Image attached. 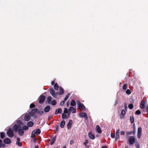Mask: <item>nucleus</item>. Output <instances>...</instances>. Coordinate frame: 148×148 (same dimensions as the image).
Wrapping results in <instances>:
<instances>
[{
    "label": "nucleus",
    "instance_id": "nucleus-1",
    "mask_svg": "<svg viewBox=\"0 0 148 148\" xmlns=\"http://www.w3.org/2000/svg\"><path fill=\"white\" fill-rule=\"evenodd\" d=\"M60 94L58 92L55 93V90L52 88L50 89V92L51 94L55 98H57L58 96H59L60 94L63 95L64 93V90L63 88L61 87H59Z\"/></svg>",
    "mask_w": 148,
    "mask_h": 148
},
{
    "label": "nucleus",
    "instance_id": "nucleus-2",
    "mask_svg": "<svg viewBox=\"0 0 148 148\" xmlns=\"http://www.w3.org/2000/svg\"><path fill=\"white\" fill-rule=\"evenodd\" d=\"M19 124H15L14 126V130L15 132H18L22 129L21 126L23 125L21 121H19Z\"/></svg>",
    "mask_w": 148,
    "mask_h": 148
},
{
    "label": "nucleus",
    "instance_id": "nucleus-3",
    "mask_svg": "<svg viewBox=\"0 0 148 148\" xmlns=\"http://www.w3.org/2000/svg\"><path fill=\"white\" fill-rule=\"evenodd\" d=\"M38 111V109L37 108L33 109L29 112V114L32 116H33Z\"/></svg>",
    "mask_w": 148,
    "mask_h": 148
},
{
    "label": "nucleus",
    "instance_id": "nucleus-4",
    "mask_svg": "<svg viewBox=\"0 0 148 148\" xmlns=\"http://www.w3.org/2000/svg\"><path fill=\"white\" fill-rule=\"evenodd\" d=\"M77 105L78 108L81 111L85 109V107L84 106L83 104L81 103L80 102L77 103Z\"/></svg>",
    "mask_w": 148,
    "mask_h": 148
},
{
    "label": "nucleus",
    "instance_id": "nucleus-5",
    "mask_svg": "<svg viewBox=\"0 0 148 148\" xmlns=\"http://www.w3.org/2000/svg\"><path fill=\"white\" fill-rule=\"evenodd\" d=\"M8 136L10 138L14 136V132L12 129L10 128L7 132Z\"/></svg>",
    "mask_w": 148,
    "mask_h": 148
},
{
    "label": "nucleus",
    "instance_id": "nucleus-6",
    "mask_svg": "<svg viewBox=\"0 0 148 148\" xmlns=\"http://www.w3.org/2000/svg\"><path fill=\"white\" fill-rule=\"evenodd\" d=\"M135 142V138L134 136H131L130 137V138L129 140V142L130 144L131 145L134 144Z\"/></svg>",
    "mask_w": 148,
    "mask_h": 148
},
{
    "label": "nucleus",
    "instance_id": "nucleus-7",
    "mask_svg": "<svg viewBox=\"0 0 148 148\" xmlns=\"http://www.w3.org/2000/svg\"><path fill=\"white\" fill-rule=\"evenodd\" d=\"M45 98V96L43 95H41L39 98V103H42L44 101Z\"/></svg>",
    "mask_w": 148,
    "mask_h": 148
},
{
    "label": "nucleus",
    "instance_id": "nucleus-8",
    "mask_svg": "<svg viewBox=\"0 0 148 148\" xmlns=\"http://www.w3.org/2000/svg\"><path fill=\"white\" fill-rule=\"evenodd\" d=\"M79 116L81 118L84 117L86 120L88 119V117L86 114L85 112H82L79 114Z\"/></svg>",
    "mask_w": 148,
    "mask_h": 148
},
{
    "label": "nucleus",
    "instance_id": "nucleus-9",
    "mask_svg": "<svg viewBox=\"0 0 148 148\" xmlns=\"http://www.w3.org/2000/svg\"><path fill=\"white\" fill-rule=\"evenodd\" d=\"M119 129H118L117 130H116V136L115 140V142H116L120 138L119 136Z\"/></svg>",
    "mask_w": 148,
    "mask_h": 148
},
{
    "label": "nucleus",
    "instance_id": "nucleus-10",
    "mask_svg": "<svg viewBox=\"0 0 148 148\" xmlns=\"http://www.w3.org/2000/svg\"><path fill=\"white\" fill-rule=\"evenodd\" d=\"M125 114V110L124 109H123L122 110L121 113L120 115V118L121 119H123L124 118V115Z\"/></svg>",
    "mask_w": 148,
    "mask_h": 148
},
{
    "label": "nucleus",
    "instance_id": "nucleus-11",
    "mask_svg": "<svg viewBox=\"0 0 148 148\" xmlns=\"http://www.w3.org/2000/svg\"><path fill=\"white\" fill-rule=\"evenodd\" d=\"M4 142L7 144H10L11 143L10 140L8 138H5L4 140Z\"/></svg>",
    "mask_w": 148,
    "mask_h": 148
},
{
    "label": "nucleus",
    "instance_id": "nucleus-12",
    "mask_svg": "<svg viewBox=\"0 0 148 148\" xmlns=\"http://www.w3.org/2000/svg\"><path fill=\"white\" fill-rule=\"evenodd\" d=\"M96 131L99 134H101L102 132L101 130V129L100 126L97 125L96 127Z\"/></svg>",
    "mask_w": 148,
    "mask_h": 148
},
{
    "label": "nucleus",
    "instance_id": "nucleus-13",
    "mask_svg": "<svg viewBox=\"0 0 148 148\" xmlns=\"http://www.w3.org/2000/svg\"><path fill=\"white\" fill-rule=\"evenodd\" d=\"M50 106H46L44 108V111L45 112H48L50 110Z\"/></svg>",
    "mask_w": 148,
    "mask_h": 148
},
{
    "label": "nucleus",
    "instance_id": "nucleus-14",
    "mask_svg": "<svg viewBox=\"0 0 148 148\" xmlns=\"http://www.w3.org/2000/svg\"><path fill=\"white\" fill-rule=\"evenodd\" d=\"M72 123L73 122L72 120H70L69 121L67 125V127L68 129H69L71 127L72 124Z\"/></svg>",
    "mask_w": 148,
    "mask_h": 148
},
{
    "label": "nucleus",
    "instance_id": "nucleus-15",
    "mask_svg": "<svg viewBox=\"0 0 148 148\" xmlns=\"http://www.w3.org/2000/svg\"><path fill=\"white\" fill-rule=\"evenodd\" d=\"M66 113H63L62 114V118L63 119H67L69 116V114L67 115L66 114Z\"/></svg>",
    "mask_w": 148,
    "mask_h": 148
},
{
    "label": "nucleus",
    "instance_id": "nucleus-16",
    "mask_svg": "<svg viewBox=\"0 0 148 148\" xmlns=\"http://www.w3.org/2000/svg\"><path fill=\"white\" fill-rule=\"evenodd\" d=\"M145 101L143 100L140 103V108L142 109L144 108L145 107Z\"/></svg>",
    "mask_w": 148,
    "mask_h": 148
},
{
    "label": "nucleus",
    "instance_id": "nucleus-17",
    "mask_svg": "<svg viewBox=\"0 0 148 148\" xmlns=\"http://www.w3.org/2000/svg\"><path fill=\"white\" fill-rule=\"evenodd\" d=\"M65 121L64 120H63L60 123V127L61 128H63L64 127L65 124Z\"/></svg>",
    "mask_w": 148,
    "mask_h": 148
},
{
    "label": "nucleus",
    "instance_id": "nucleus-18",
    "mask_svg": "<svg viewBox=\"0 0 148 148\" xmlns=\"http://www.w3.org/2000/svg\"><path fill=\"white\" fill-rule=\"evenodd\" d=\"M88 136L91 139L94 140L95 138V136L92 134L91 132L88 133Z\"/></svg>",
    "mask_w": 148,
    "mask_h": 148
},
{
    "label": "nucleus",
    "instance_id": "nucleus-19",
    "mask_svg": "<svg viewBox=\"0 0 148 148\" xmlns=\"http://www.w3.org/2000/svg\"><path fill=\"white\" fill-rule=\"evenodd\" d=\"M69 111H72V112L74 113L76 112V110L73 107H71L69 109Z\"/></svg>",
    "mask_w": 148,
    "mask_h": 148
},
{
    "label": "nucleus",
    "instance_id": "nucleus-20",
    "mask_svg": "<svg viewBox=\"0 0 148 148\" xmlns=\"http://www.w3.org/2000/svg\"><path fill=\"white\" fill-rule=\"evenodd\" d=\"M30 117L29 116L27 115H26L24 117V120L25 121H28L30 120Z\"/></svg>",
    "mask_w": 148,
    "mask_h": 148
},
{
    "label": "nucleus",
    "instance_id": "nucleus-21",
    "mask_svg": "<svg viewBox=\"0 0 148 148\" xmlns=\"http://www.w3.org/2000/svg\"><path fill=\"white\" fill-rule=\"evenodd\" d=\"M56 139V136H55L51 140V141L50 143V145H52L54 143Z\"/></svg>",
    "mask_w": 148,
    "mask_h": 148
},
{
    "label": "nucleus",
    "instance_id": "nucleus-22",
    "mask_svg": "<svg viewBox=\"0 0 148 148\" xmlns=\"http://www.w3.org/2000/svg\"><path fill=\"white\" fill-rule=\"evenodd\" d=\"M27 125L28 127H31L34 125V123L32 121H29L27 123Z\"/></svg>",
    "mask_w": 148,
    "mask_h": 148
},
{
    "label": "nucleus",
    "instance_id": "nucleus-23",
    "mask_svg": "<svg viewBox=\"0 0 148 148\" xmlns=\"http://www.w3.org/2000/svg\"><path fill=\"white\" fill-rule=\"evenodd\" d=\"M34 131L35 132L36 134L37 135L40 134L41 133V130L39 129H37L34 130Z\"/></svg>",
    "mask_w": 148,
    "mask_h": 148
},
{
    "label": "nucleus",
    "instance_id": "nucleus-24",
    "mask_svg": "<svg viewBox=\"0 0 148 148\" xmlns=\"http://www.w3.org/2000/svg\"><path fill=\"white\" fill-rule=\"evenodd\" d=\"M76 104V103L75 101L73 99H72L71 103V106H74Z\"/></svg>",
    "mask_w": 148,
    "mask_h": 148
},
{
    "label": "nucleus",
    "instance_id": "nucleus-25",
    "mask_svg": "<svg viewBox=\"0 0 148 148\" xmlns=\"http://www.w3.org/2000/svg\"><path fill=\"white\" fill-rule=\"evenodd\" d=\"M18 132L20 135L21 136L23 135L24 134V132L23 130L22 129L21 130H20Z\"/></svg>",
    "mask_w": 148,
    "mask_h": 148
},
{
    "label": "nucleus",
    "instance_id": "nucleus-26",
    "mask_svg": "<svg viewBox=\"0 0 148 148\" xmlns=\"http://www.w3.org/2000/svg\"><path fill=\"white\" fill-rule=\"evenodd\" d=\"M54 88L56 90H58L59 88V86L57 83H56L54 86Z\"/></svg>",
    "mask_w": 148,
    "mask_h": 148
},
{
    "label": "nucleus",
    "instance_id": "nucleus-27",
    "mask_svg": "<svg viewBox=\"0 0 148 148\" xmlns=\"http://www.w3.org/2000/svg\"><path fill=\"white\" fill-rule=\"evenodd\" d=\"M130 118L131 123H133L134 122V118L133 116H130Z\"/></svg>",
    "mask_w": 148,
    "mask_h": 148
},
{
    "label": "nucleus",
    "instance_id": "nucleus-28",
    "mask_svg": "<svg viewBox=\"0 0 148 148\" xmlns=\"http://www.w3.org/2000/svg\"><path fill=\"white\" fill-rule=\"evenodd\" d=\"M51 101V97L50 96H48L47 98V102L49 103H50Z\"/></svg>",
    "mask_w": 148,
    "mask_h": 148
},
{
    "label": "nucleus",
    "instance_id": "nucleus-29",
    "mask_svg": "<svg viewBox=\"0 0 148 148\" xmlns=\"http://www.w3.org/2000/svg\"><path fill=\"white\" fill-rule=\"evenodd\" d=\"M0 137L3 139L5 137V133L3 132H1L0 133Z\"/></svg>",
    "mask_w": 148,
    "mask_h": 148
},
{
    "label": "nucleus",
    "instance_id": "nucleus-30",
    "mask_svg": "<svg viewBox=\"0 0 148 148\" xmlns=\"http://www.w3.org/2000/svg\"><path fill=\"white\" fill-rule=\"evenodd\" d=\"M36 134L34 131H33L32 133V135L31 136V137L32 138H34L35 136V134Z\"/></svg>",
    "mask_w": 148,
    "mask_h": 148
},
{
    "label": "nucleus",
    "instance_id": "nucleus-31",
    "mask_svg": "<svg viewBox=\"0 0 148 148\" xmlns=\"http://www.w3.org/2000/svg\"><path fill=\"white\" fill-rule=\"evenodd\" d=\"M132 134V132L131 131L127 132L126 133V136H128L129 135H131Z\"/></svg>",
    "mask_w": 148,
    "mask_h": 148
},
{
    "label": "nucleus",
    "instance_id": "nucleus-32",
    "mask_svg": "<svg viewBox=\"0 0 148 148\" xmlns=\"http://www.w3.org/2000/svg\"><path fill=\"white\" fill-rule=\"evenodd\" d=\"M125 92L128 95H130L131 94V92L130 89H127L126 91Z\"/></svg>",
    "mask_w": 148,
    "mask_h": 148
},
{
    "label": "nucleus",
    "instance_id": "nucleus-33",
    "mask_svg": "<svg viewBox=\"0 0 148 148\" xmlns=\"http://www.w3.org/2000/svg\"><path fill=\"white\" fill-rule=\"evenodd\" d=\"M127 84H125L123 86V88L124 90H125L127 88Z\"/></svg>",
    "mask_w": 148,
    "mask_h": 148
},
{
    "label": "nucleus",
    "instance_id": "nucleus-34",
    "mask_svg": "<svg viewBox=\"0 0 148 148\" xmlns=\"http://www.w3.org/2000/svg\"><path fill=\"white\" fill-rule=\"evenodd\" d=\"M128 107L130 109H132L133 108L134 106L132 104H130L128 105Z\"/></svg>",
    "mask_w": 148,
    "mask_h": 148
},
{
    "label": "nucleus",
    "instance_id": "nucleus-35",
    "mask_svg": "<svg viewBox=\"0 0 148 148\" xmlns=\"http://www.w3.org/2000/svg\"><path fill=\"white\" fill-rule=\"evenodd\" d=\"M56 111L58 112V113H61V112L62 111V109L61 108H59L58 109H57L56 110Z\"/></svg>",
    "mask_w": 148,
    "mask_h": 148
},
{
    "label": "nucleus",
    "instance_id": "nucleus-36",
    "mask_svg": "<svg viewBox=\"0 0 148 148\" xmlns=\"http://www.w3.org/2000/svg\"><path fill=\"white\" fill-rule=\"evenodd\" d=\"M141 114V112L139 110H137L135 112V114L137 115H139Z\"/></svg>",
    "mask_w": 148,
    "mask_h": 148
},
{
    "label": "nucleus",
    "instance_id": "nucleus-37",
    "mask_svg": "<svg viewBox=\"0 0 148 148\" xmlns=\"http://www.w3.org/2000/svg\"><path fill=\"white\" fill-rule=\"evenodd\" d=\"M70 95V94H68L66 95V97H65V98L64 99V101H66L68 98L69 97Z\"/></svg>",
    "mask_w": 148,
    "mask_h": 148
},
{
    "label": "nucleus",
    "instance_id": "nucleus-38",
    "mask_svg": "<svg viewBox=\"0 0 148 148\" xmlns=\"http://www.w3.org/2000/svg\"><path fill=\"white\" fill-rule=\"evenodd\" d=\"M28 129V127L26 126H23L22 127V130H27Z\"/></svg>",
    "mask_w": 148,
    "mask_h": 148
},
{
    "label": "nucleus",
    "instance_id": "nucleus-39",
    "mask_svg": "<svg viewBox=\"0 0 148 148\" xmlns=\"http://www.w3.org/2000/svg\"><path fill=\"white\" fill-rule=\"evenodd\" d=\"M35 106L34 104L33 103H32L30 105L29 108H34L35 107Z\"/></svg>",
    "mask_w": 148,
    "mask_h": 148
},
{
    "label": "nucleus",
    "instance_id": "nucleus-40",
    "mask_svg": "<svg viewBox=\"0 0 148 148\" xmlns=\"http://www.w3.org/2000/svg\"><path fill=\"white\" fill-rule=\"evenodd\" d=\"M37 113H38L40 115H42L43 113V111H39L38 110V111H37Z\"/></svg>",
    "mask_w": 148,
    "mask_h": 148
},
{
    "label": "nucleus",
    "instance_id": "nucleus-41",
    "mask_svg": "<svg viewBox=\"0 0 148 148\" xmlns=\"http://www.w3.org/2000/svg\"><path fill=\"white\" fill-rule=\"evenodd\" d=\"M52 104L53 105V106H54L55 105H56V100H53L52 101Z\"/></svg>",
    "mask_w": 148,
    "mask_h": 148
},
{
    "label": "nucleus",
    "instance_id": "nucleus-42",
    "mask_svg": "<svg viewBox=\"0 0 148 148\" xmlns=\"http://www.w3.org/2000/svg\"><path fill=\"white\" fill-rule=\"evenodd\" d=\"M135 146L136 148H140V145L138 142L136 143Z\"/></svg>",
    "mask_w": 148,
    "mask_h": 148
},
{
    "label": "nucleus",
    "instance_id": "nucleus-43",
    "mask_svg": "<svg viewBox=\"0 0 148 148\" xmlns=\"http://www.w3.org/2000/svg\"><path fill=\"white\" fill-rule=\"evenodd\" d=\"M59 126L58 125H57L56 127V132H57L58 131Z\"/></svg>",
    "mask_w": 148,
    "mask_h": 148
},
{
    "label": "nucleus",
    "instance_id": "nucleus-44",
    "mask_svg": "<svg viewBox=\"0 0 148 148\" xmlns=\"http://www.w3.org/2000/svg\"><path fill=\"white\" fill-rule=\"evenodd\" d=\"M68 112V110L67 109L65 108H64V113H67Z\"/></svg>",
    "mask_w": 148,
    "mask_h": 148
},
{
    "label": "nucleus",
    "instance_id": "nucleus-45",
    "mask_svg": "<svg viewBox=\"0 0 148 148\" xmlns=\"http://www.w3.org/2000/svg\"><path fill=\"white\" fill-rule=\"evenodd\" d=\"M142 135V133L138 132V137L139 138H140Z\"/></svg>",
    "mask_w": 148,
    "mask_h": 148
},
{
    "label": "nucleus",
    "instance_id": "nucleus-46",
    "mask_svg": "<svg viewBox=\"0 0 148 148\" xmlns=\"http://www.w3.org/2000/svg\"><path fill=\"white\" fill-rule=\"evenodd\" d=\"M138 132L142 133V128L141 127H140L138 128Z\"/></svg>",
    "mask_w": 148,
    "mask_h": 148
},
{
    "label": "nucleus",
    "instance_id": "nucleus-47",
    "mask_svg": "<svg viewBox=\"0 0 148 148\" xmlns=\"http://www.w3.org/2000/svg\"><path fill=\"white\" fill-rule=\"evenodd\" d=\"M111 137L112 138H114L115 137V135L114 134L111 133Z\"/></svg>",
    "mask_w": 148,
    "mask_h": 148
},
{
    "label": "nucleus",
    "instance_id": "nucleus-48",
    "mask_svg": "<svg viewBox=\"0 0 148 148\" xmlns=\"http://www.w3.org/2000/svg\"><path fill=\"white\" fill-rule=\"evenodd\" d=\"M88 140H85V142L84 143V145H86V144L88 143Z\"/></svg>",
    "mask_w": 148,
    "mask_h": 148
},
{
    "label": "nucleus",
    "instance_id": "nucleus-49",
    "mask_svg": "<svg viewBox=\"0 0 148 148\" xmlns=\"http://www.w3.org/2000/svg\"><path fill=\"white\" fill-rule=\"evenodd\" d=\"M64 101H61L60 102V105H61L62 106H63V105L64 104Z\"/></svg>",
    "mask_w": 148,
    "mask_h": 148
},
{
    "label": "nucleus",
    "instance_id": "nucleus-50",
    "mask_svg": "<svg viewBox=\"0 0 148 148\" xmlns=\"http://www.w3.org/2000/svg\"><path fill=\"white\" fill-rule=\"evenodd\" d=\"M16 143L17 145H18L19 146H21L22 145V143L20 142H16Z\"/></svg>",
    "mask_w": 148,
    "mask_h": 148
},
{
    "label": "nucleus",
    "instance_id": "nucleus-51",
    "mask_svg": "<svg viewBox=\"0 0 148 148\" xmlns=\"http://www.w3.org/2000/svg\"><path fill=\"white\" fill-rule=\"evenodd\" d=\"M120 134L121 135H124L125 134V132L123 131H121L120 132Z\"/></svg>",
    "mask_w": 148,
    "mask_h": 148
},
{
    "label": "nucleus",
    "instance_id": "nucleus-52",
    "mask_svg": "<svg viewBox=\"0 0 148 148\" xmlns=\"http://www.w3.org/2000/svg\"><path fill=\"white\" fill-rule=\"evenodd\" d=\"M132 134L133 135H135V131L134 129V131H132Z\"/></svg>",
    "mask_w": 148,
    "mask_h": 148
},
{
    "label": "nucleus",
    "instance_id": "nucleus-53",
    "mask_svg": "<svg viewBox=\"0 0 148 148\" xmlns=\"http://www.w3.org/2000/svg\"><path fill=\"white\" fill-rule=\"evenodd\" d=\"M74 143V141L73 140H71L70 142V144L71 145H72Z\"/></svg>",
    "mask_w": 148,
    "mask_h": 148
},
{
    "label": "nucleus",
    "instance_id": "nucleus-54",
    "mask_svg": "<svg viewBox=\"0 0 148 148\" xmlns=\"http://www.w3.org/2000/svg\"><path fill=\"white\" fill-rule=\"evenodd\" d=\"M124 108L125 109L127 108V105L125 103H124Z\"/></svg>",
    "mask_w": 148,
    "mask_h": 148
},
{
    "label": "nucleus",
    "instance_id": "nucleus-55",
    "mask_svg": "<svg viewBox=\"0 0 148 148\" xmlns=\"http://www.w3.org/2000/svg\"><path fill=\"white\" fill-rule=\"evenodd\" d=\"M20 138H17V142H20Z\"/></svg>",
    "mask_w": 148,
    "mask_h": 148
},
{
    "label": "nucleus",
    "instance_id": "nucleus-56",
    "mask_svg": "<svg viewBox=\"0 0 148 148\" xmlns=\"http://www.w3.org/2000/svg\"><path fill=\"white\" fill-rule=\"evenodd\" d=\"M2 143V141L1 140H0V147H1Z\"/></svg>",
    "mask_w": 148,
    "mask_h": 148
},
{
    "label": "nucleus",
    "instance_id": "nucleus-57",
    "mask_svg": "<svg viewBox=\"0 0 148 148\" xmlns=\"http://www.w3.org/2000/svg\"><path fill=\"white\" fill-rule=\"evenodd\" d=\"M54 83H55V82H54V81H52L51 82V85H53L54 84Z\"/></svg>",
    "mask_w": 148,
    "mask_h": 148
},
{
    "label": "nucleus",
    "instance_id": "nucleus-58",
    "mask_svg": "<svg viewBox=\"0 0 148 148\" xmlns=\"http://www.w3.org/2000/svg\"><path fill=\"white\" fill-rule=\"evenodd\" d=\"M146 111V112H147V113H148V106H147Z\"/></svg>",
    "mask_w": 148,
    "mask_h": 148
},
{
    "label": "nucleus",
    "instance_id": "nucleus-59",
    "mask_svg": "<svg viewBox=\"0 0 148 148\" xmlns=\"http://www.w3.org/2000/svg\"><path fill=\"white\" fill-rule=\"evenodd\" d=\"M33 141L34 143H35L36 141V140L35 138H34L33 140Z\"/></svg>",
    "mask_w": 148,
    "mask_h": 148
},
{
    "label": "nucleus",
    "instance_id": "nucleus-60",
    "mask_svg": "<svg viewBox=\"0 0 148 148\" xmlns=\"http://www.w3.org/2000/svg\"><path fill=\"white\" fill-rule=\"evenodd\" d=\"M101 148H108L106 146H104L102 147Z\"/></svg>",
    "mask_w": 148,
    "mask_h": 148
},
{
    "label": "nucleus",
    "instance_id": "nucleus-61",
    "mask_svg": "<svg viewBox=\"0 0 148 148\" xmlns=\"http://www.w3.org/2000/svg\"><path fill=\"white\" fill-rule=\"evenodd\" d=\"M69 101H68L67 102V103H66V104H67V106H68L69 105Z\"/></svg>",
    "mask_w": 148,
    "mask_h": 148
},
{
    "label": "nucleus",
    "instance_id": "nucleus-62",
    "mask_svg": "<svg viewBox=\"0 0 148 148\" xmlns=\"http://www.w3.org/2000/svg\"><path fill=\"white\" fill-rule=\"evenodd\" d=\"M59 114L58 113V112H57V111L56 110V112L55 113V115H57V114Z\"/></svg>",
    "mask_w": 148,
    "mask_h": 148
},
{
    "label": "nucleus",
    "instance_id": "nucleus-63",
    "mask_svg": "<svg viewBox=\"0 0 148 148\" xmlns=\"http://www.w3.org/2000/svg\"><path fill=\"white\" fill-rule=\"evenodd\" d=\"M85 147H86V148H88L89 147V146H88V145H85Z\"/></svg>",
    "mask_w": 148,
    "mask_h": 148
},
{
    "label": "nucleus",
    "instance_id": "nucleus-64",
    "mask_svg": "<svg viewBox=\"0 0 148 148\" xmlns=\"http://www.w3.org/2000/svg\"><path fill=\"white\" fill-rule=\"evenodd\" d=\"M70 112V111H69V113H68V115H69V116H70V114L71 113V112Z\"/></svg>",
    "mask_w": 148,
    "mask_h": 148
}]
</instances>
